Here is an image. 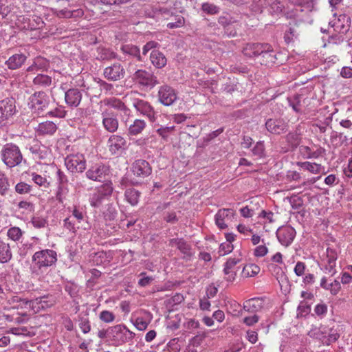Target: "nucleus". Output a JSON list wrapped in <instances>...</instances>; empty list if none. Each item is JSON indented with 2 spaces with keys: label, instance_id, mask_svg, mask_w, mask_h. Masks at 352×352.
I'll use <instances>...</instances> for the list:
<instances>
[{
  "label": "nucleus",
  "instance_id": "62",
  "mask_svg": "<svg viewBox=\"0 0 352 352\" xmlns=\"http://www.w3.org/2000/svg\"><path fill=\"white\" fill-rule=\"evenodd\" d=\"M287 140L293 146H297L300 142V137L297 133H289L287 135Z\"/></svg>",
  "mask_w": 352,
  "mask_h": 352
},
{
  "label": "nucleus",
  "instance_id": "64",
  "mask_svg": "<svg viewBox=\"0 0 352 352\" xmlns=\"http://www.w3.org/2000/svg\"><path fill=\"white\" fill-rule=\"evenodd\" d=\"M72 219H75L78 223H80L85 219V213L82 210L75 207L72 210Z\"/></svg>",
  "mask_w": 352,
  "mask_h": 352
},
{
  "label": "nucleus",
  "instance_id": "47",
  "mask_svg": "<svg viewBox=\"0 0 352 352\" xmlns=\"http://www.w3.org/2000/svg\"><path fill=\"white\" fill-rule=\"evenodd\" d=\"M78 326L83 333H89L91 330V325L88 317L79 316Z\"/></svg>",
  "mask_w": 352,
  "mask_h": 352
},
{
  "label": "nucleus",
  "instance_id": "56",
  "mask_svg": "<svg viewBox=\"0 0 352 352\" xmlns=\"http://www.w3.org/2000/svg\"><path fill=\"white\" fill-rule=\"evenodd\" d=\"M34 65L39 70H46L50 67L49 61L41 56H37L34 59Z\"/></svg>",
  "mask_w": 352,
  "mask_h": 352
},
{
  "label": "nucleus",
  "instance_id": "17",
  "mask_svg": "<svg viewBox=\"0 0 352 352\" xmlns=\"http://www.w3.org/2000/svg\"><path fill=\"white\" fill-rule=\"evenodd\" d=\"M132 172L138 177L145 178L152 173L150 164L144 160H137L132 165Z\"/></svg>",
  "mask_w": 352,
  "mask_h": 352
},
{
  "label": "nucleus",
  "instance_id": "51",
  "mask_svg": "<svg viewBox=\"0 0 352 352\" xmlns=\"http://www.w3.org/2000/svg\"><path fill=\"white\" fill-rule=\"evenodd\" d=\"M253 155L258 158H261L265 155V146L263 141L257 142L255 146L252 149Z\"/></svg>",
  "mask_w": 352,
  "mask_h": 352
},
{
  "label": "nucleus",
  "instance_id": "45",
  "mask_svg": "<svg viewBox=\"0 0 352 352\" xmlns=\"http://www.w3.org/2000/svg\"><path fill=\"white\" fill-rule=\"evenodd\" d=\"M22 235L23 232L19 227H11L7 232L8 237L14 241H19Z\"/></svg>",
  "mask_w": 352,
  "mask_h": 352
},
{
  "label": "nucleus",
  "instance_id": "37",
  "mask_svg": "<svg viewBox=\"0 0 352 352\" xmlns=\"http://www.w3.org/2000/svg\"><path fill=\"white\" fill-rule=\"evenodd\" d=\"M234 22H235V21L233 20L232 17L228 16H220L218 19V23L224 28L225 32L229 36H234L236 35V31L235 30H230V26Z\"/></svg>",
  "mask_w": 352,
  "mask_h": 352
},
{
  "label": "nucleus",
  "instance_id": "38",
  "mask_svg": "<svg viewBox=\"0 0 352 352\" xmlns=\"http://www.w3.org/2000/svg\"><path fill=\"white\" fill-rule=\"evenodd\" d=\"M12 257L10 245L3 241H0V263L9 262Z\"/></svg>",
  "mask_w": 352,
  "mask_h": 352
},
{
  "label": "nucleus",
  "instance_id": "8",
  "mask_svg": "<svg viewBox=\"0 0 352 352\" xmlns=\"http://www.w3.org/2000/svg\"><path fill=\"white\" fill-rule=\"evenodd\" d=\"M50 98L44 91H38L30 98V107L38 114L43 113L48 109Z\"/></svg>",
  "mask_w": 352,
  "mask_h": 352
},
{
  "label": "nucleus",
  "instance_id": "22",
  "mask_svg": "<svg viewBox=\"0 0 352 352\" xmlns=\"http://www.w3.org/2000/svg\"><path fill=\"white\" fill-rule=\"evenodd\" d=\"M102 125L106 131L109 133H114L118 129V120L113 113L104 111L102 113Z\"/></svg>",
  "mask_w": 352,
  "mask_h": 352
},
{
  "label": "nucleus",
  "instance_id": "19",
  "mask_svg": "<svg viewBox=\"0 0 352 352\" xmlns=\"http://www.w3.org/2000/svg\"><path fill=\"white\" fill-rule=\"evenodd\" d=\"M267 130L274 134H280L288 130V124L283 119H268L265 122Z\"/></svg>",
  "mask_w": 352,
  "mask_h": 352
},
{
  "label": "nucleus",
  "instance_id": "29",
  "mask_svg": "<svg viewBox=\"0 0 352 352\" xmlns=\"http://www.w3.org/2000/svg\"><path fill=\"white\" fill-rule=\"evenodd\" d=\"M94 55L100 61H109L118 58V54L115 52L104 46H98Z\"/></svg>",
  "mask_w": 352,
  "mask_h": 352
},
{
  "label": "nucleus",
  "instance_id": "32",
  "mask_svg": "<svg viewBox=\"0 0 352 352\" xmlns=\"http://www.w3.org/2000/svg\"><path fill=\"white\" fill-rule=\"evenodd\" d=\"M150 60L151 63L156 68H162L166 65L167 59L165 55L159 50H154L151 52L150 55Z\"/></svg>",
  "mask_w": 352,
  "mask_h": 352
},
{
  "label": "nucleus",
  "instance_id": "36",
  "mask_svg": "<svg viewBox=\"0 0 352 352\" xmlns=\"http://www.w3.org/2000/svg\"><path fill=\"white\" fill-rule=\"evenodd\" d=\"M121 51L123 52V54L135 58L138 61H142L140 50L138 46L132 44L122 45L121 47Z\"/></svg>",
  "mask_w": 352,
  "mask_h": 352
},
{
  "label": "nucleus",
  "instance_id": "63",
  "mask_svg": "<svg viewBox=\"0 0 352 352\" xmlns=\"http://www.w3.org/2000/svg\"><path fill=\"white\" fill-rule=\"evenodd\" d=\"M100 319L105 322H111L115 320L114 314L109 311H102L100 314Z\"/></svg>",
  "mask_w": 352,
  "mask_h": 352
},
{
  "label": "nucleus",
  "instance_id": "3",
  "mask_svg": "<svg viewBox=\"0 0 352 352\" xmlns=\"http://www.w3.org/2000/svg\"><path fill=\"white\" fill-rule=\"evenodd\" d=\"M134 337L135 333L124 325L117 324L109 327V338L118 345L131 342Z\"/></svg>",
  "mask_w": 352,
  "mask_h": 352
},
{
  "label": "nucleus",
  "instance_id": "53",
  "mask_svg": "<svg viewBox=\"0 0 352 352\" xmlns=\"http://www.w3.org/2000/svg\"><path fill=\"white\" fill-rule=\"evenodd\" d=\"M284 8V6L280 1H274L270 5L269 12L271 14L278 15L283 12Z\"/></svg>",
  "mask_w": 352,
  "mask_h": 352
},
{
  "label": "nucleus",
  "instance_id": "16",
  "mask_svg": "<svg viewBox=\"0 0 352 352\" xmlns=\"http://www.w3.org/2000/svg\"><path fill=\"white\" fill-rule=\"evenodd\" d=\"M15 111V101L12 98H8L0 101V122L12 117Z\"/></svg>",
  "mask_w": 352,
  "mask_h": 352
},
{
  "label": "nucleus",
  "instance_id": "25",
  "mask_svg": "<svg viewBox=\"0 0 352 352\" xmlns=\"http://www.w3.org/2000/svg\"><path fill=\"white\" fill-rule=\"evenodd\" d=\"M28 59V56L23 53L12 55L5 62V65L10 70H16L22 67Z\"/></svg>",
  "mask_w": 352,
  "mask_h": 352
},
{
  "label": "nucleus",
  "instance_id": "30",
  "mask_svg": "<svg viewBox=\"0 0 352 352\" xmlns=\"http://www.w3.org/2000/svg\"><path fill=\"white\" fill-rule=\"evenodd\" d=\"M264 307L263 298H252L243 302V309L249 313H256L262 310Z\"/></svg>",
  "mask_w": 352,
  "mask_h": 352
},
{
  "label": "nucleus",
  "instance_id": "55",
  "mask_svg": "<svg viewBox=\"0 0 352 352\" xmlns=\"http://www.w3.org/2000/svg\"><path fill=\"white\" fill-rule=\"evenodd\" d=\"M30 223L35 228H43L47 226V221L42 217H33Z\"/></svg>",
  "mask_w": 352,
  "mask_h": 352
},
{
  "label": "nucleus",
  "instance_id": "42",
  "mask_svg": "<svg viewBox=\"0 0 352 352\" xmlns=\"http://www.w3.org/2000/svg\"><path fill=\"white\" fill-rule=\"evenodd\" d=\"M307 335L312 338L323 340L327 338L326 332L323 331L320 328L312 325L311 329L308 331Z\"/></svg>",
  "mask_w": 352,
  "mask_h": 352
},
{
  "label": "nucleus",
  "instance_id": "6",
  "mask_svg": "<svg viewBox=\"0 0 352 352\" xmlns=\"http://www.w3.org/2000/svg\"><path fill=\"white\" fill-rule=\"evenodd\" d=\"M16 24L21 30H35L42 28L44 22L42 18L37 15H21L17 17Z\"/></svg>",
  "mask_w": 352,
  "mask_h": 352
},
{
  "label": "nucleus",
  "instance_id": "9",
  "mask_svg": "<svg viewBox=\"0 0 352 352\" xmlns=\"http://www.w3.org/2000/svg\"><path fill=\"white\" fill-rule=\"evenodd\" d=\"M133 107L143 116L147 118L151 122H154L157 118V112L150 102L142 99H133Z\"/></svg>",
  "mask_w": 352,
  "mask_h": 352
},
{
  "label": "nucleus",
  "instance_id": "18",
  "mask_svg": "<svg viewBox=\"0 0 352 352\" xmlns=\"http://www.w3.org/2000/svg\"><path fill=\"white\" fill-rule=\"evenodd\" d=\"M234 216V211L233 209H219L214 216L215 224L219 229L224 230L228 227L226 222L229 220H231Z\"/></svg>",
  "mask_w": 352,
  "mask_h": 352
},
{
  "label": "nucleus",
  "instance_id": "24",
  "mask_svg": "<svg viewBox=\"0 0 352 352\" xmlns=\"http://www.w3.org/2000/svg\"><path fill=\"white\" fill-rule=\"evenodd\" d=\"M29 151L34 159L43 160L47 156V148L40 141L34 139L29 146Z\"/></svg>",
  "mask_w": 352,
  "mask_h": 352
},
{
  "label": "nucleus",
  "instance_id": "52",
  "mask_svg": "<svg viewBox=\"0 0 352 352\" xmlns=\"http://www.w3.org/2000/svg\"><path fill=\"white\" fill-rule=\"evenodd\" d=\"M175 130V126H161L156 130L157 134L162 137L164 140H166L169 135Z\"/></svg>",
  "mask_w": 352,
  "mask_h": 352
},
{
  "label": "nucleus",
  "instance_id": "44",
  "mask_svg": "<svg viewBox=\"0 0 352 352\" xmlns=\"http://www.w3.org/2000/svg\"><path fill=\"white\" fill-rule=\"evenodd\" d=\"M78 224V223L72 219V217H68L63 220V228L72 233H76L77 229L79 228Z\"/></svg>",
  "mask_w": 352,
  "mask_h": 352
},
{
  "label": "nucleus",
  "instance_id": "7",
  "mask_svg": "<svg viewBox=\"0 0 352 352\" xmlns=\"http://www.w3.org/2000/svg\"><path fill=\"white\" fill-rule=\"evenodd\" d=\"M109 172V167L102 162H98L89 166L85 175L89 180L101 182L105 179Z\"/></svg>",
  "mask_w": 352,
  "mask_h": 352
},
{
  "label": "nucleus",
  "instance_id": "5",
  "mask_svg": "<svg viewBox=\"0 0 352 352\" xmlns=\"http://www.w3.org/2000/svg\"><path fill=\"white\" fill-rule=\"evenodd\" d=\"M113 188L111 182L105 183L99 186L90 198L92 207L98 208L111 196Z\"/></svg>",
  "mask_w": 352,
  "mask_h": 352
},
{
  "label": "nucleus",
  "instance_id": "60",
  "mask_svg": "<svg viewBox=\"0 0 352 352\" xmlns=\"http://www.w3.org/2000/svg\"><path fill=\"white\" fill-rule=\"evenodd\" d=\"M18 208L22 209L23 212H32L34 210V206L32 203L27 201H21L18 204Z\"/></svg>",
  "mask_w": 352,
  "mask_h": 352
},
{
  "label": "nucleus",
  "instance_id": "10",
  "mask_svg": "<svg viewBox=\"0 0 352 352\" xmlns=\"http://www.w3.org/2000/svg\"><path fill=\"white\" fill-rule=\"evenodd\" d=\"M133 79L143 87L153 88L159 84L157 77L145 69H138L133 74Z\"/></svg>",
  "mask_w": 352,
  "mask_h": 352
},
{
  "label": "nucleus",
  "instance_id": "41",
  "mask_svg": "<svg viewBox=\"0 0 352 352\" xmlns=\"http://www.w3.org/2000/svg\"><path fill=\"white\" fill-rule=\"evenodd\" d=\"M33 83L40 87H49L52 84V78L45 74H38L34 79Z\"/></svg>",
  "mask_w": 352,
  "mask_h": 352
},
{
  "label": "nucleus",
  "instance_id": "21",
  "mask_svg": "<svg viewBox=\"0 0 352 352\" xmlns=\"http://www.w3.org/2000/svg\"><path fill=\"white\" fill-rule=\"evenodd\" d=\"M82 98V91L77 88H71L65 92V101L71 108L78 107Z\"/></svg>",
  "mask_w": 352,
  "mask_h": 352
},
{
  "label": "nucleus",
  "instance_id": "14",
  "mask_svg": "<svg viewBox=\"0 0 352 352\" xmlns=\"http://www.w3.org/2000/svg\"><path fill=\"white\" fill-rule=\"evenodd\" d=\"M104 77L110 81H118L124 77L125 70L120 63H115L104 69Z\"/></svg>",
  "mask_w": 352,
  "mask_h": 352
},
{
  "label": "nucleus",
  "instance_id": "49",
  "mask_svg": "<svg viewBox=\"0 0 352 352\" xmlns=\"http://www.w3.org/2000/svg\"><path fill=\"white\" fill-rule=\"evenodd\" d=\"M163 220L166 223L175 224L178 222L179 218L175 211L168 210L163 213Z\"/></svg>",
  "mask_w": 352,
  "mask_h": 352
},
{
  "label": "nucleus",
  "instance_id": "46",
  "mask_svg": "<svg viewBox=\"0 0 352 352\" xmlns=\"http://www.w3.org/2000/svg\"><path fill=\"white\" fill-rule=\"evenodd\" d=\"M287 199L294 210H298L303 206V199L298 195H292L291 197H287Z\"/></svg>",
  "mask_w": 352,
  "mask_h": 352
},
{
  "label": "nucleus",
  "instance_id": "57",
  "mask_svg": "<svg viewBox=\"0 0 352 352\" xmlns=\"http://www.w3.org/2000/svg\"><path fill=\"white\" fill-rule=\"evenodd\" d=\"M80 14H82V11L81 10L71 11L67 9H63L60 10L58 14L59 16H63L65 18H72L73 16H77Z\"/></svg>",
  "mask_w": 352,
  "mask_h": 352
},
{
  "label": "nucleus",
  "instance_id": "58",
  "mask_svg": "<svg viewBox=\"0 0 352 352\" xmlns=\"http://www.w3.org/2000/svg\"><path fill=\"white\" fill-rule=\"evenodd\" d=\"M254 201H252L250 205L246 206L240 210L241 215L245 218L252 217L255 214V209L253 207Z\"/></svg>",
  "mask_w": 352,
  "mask_h": 352
},
{
  "label": "nucleus",
  "instance_id": "31",
  "mask_svg": "<svg viewBox=\"0 0 352 352\" xmlns=\"http://www.w3.org/2000/svg\"><path fill=\"white\" fill-rule=\"evenodd\" d=\"M103 103L104 105L123 112L125 115H129L130 113V109L120 99L116 98H105L103 100Z\"/></svg>",
  "mask_w": 352,
  "mask_h": 352
},
{
  "label": "nucleus",
  "instance_id": "54",
  "mask_svg": "<svg viewBox=\"0 0 352 352\" xmlns=\"http://www.w3.org/2000/svg\"><path fill=\"white\" fill-rule=\"evenodd\" d=\"M202 10L208 14H216L220 11V8L214 4L204 3L201 6Z\"/></svg>",
  "mask_w": 352,
  "mask_h": 352
},
{
  "label": "nucleus",
  "instance_id": "11",
  "mask_svg": "<svg viewBox=\"0 0 352 352\" xmlns=\"http://www.w3.org/2000/svg\"><path fill=\"white\" fill-rule=\"evenodd\" d=\"M177 94L176 91L168 85H164L159 87L157 91V100L162 104L168 107L176 102Z\"/></svg>",
  "mask_w": 352,
  "mask_h": 352
},
{
  "label": "nucleus",
  "instance_id": "34",
  "mask_svg": "<svg viewBox=\"0 0 352 352\" xmlns=\"http://www.w3.org/2000/svg\"><path fill=\"white\" fill-rule=\"evenodd\" d=\"M169 245L171 247H177L184 254H190L191 246L182 238L171 239L169 241Z\"/></svg>",
  "mask_w": 352,
  "mask_h": 352
},
{
  "label": "nucleus",
  "instance_id": "27",
  "mask_svg": "<svg viewBox=\"0 0 352 352\" xmlns=\"http://www.w3.org/2000/svg\"><path fill=\"white\" fill-rule=\"evenodd\" d=\"M56 178L58 183V190L56 198L60 203L63 202V193L65 191V186L68 183V179L65 173L59 168H56Z\"/></svg>",
  "mask_w": 352,
  "mask_h": 352
},
{
  "label": "nucleus",
  "instance_id": "1",
  "mask_svg": "<svg viewBox=\"0 0 352 352\" xmlns=\"http://www.w3.org/2000/svg\"><path fill=\"white\" fill-rule=\"evenodd\" d=\"M0 153L2 162L10 168L20 165L23 160L19 146L12 142L3 145Z\"/></svg>",
  "mask_w": 352,
  "mask_h": 352
},
{
  "label": "nucleus",
  "instance_id": "4",
  "mask_svg": "<svg viewBox=\"0 0 352 352\" xmlns=\"http://www.w3.org/2000/svg\"><path fill=\"white\" fill-rule=\"evenodd\" d=\"M67 169L72 173H82L86 169V160L82 153L71 154L65 159Z\"/></svg>",
  "mask_w": 352,
  "mask_h": 352
},
{
  "label": "nucleus",
  "instance_id": "13",
  "mask_svg": "<svg viewBox=\"0 0 352 352\" xmlns=\"http://www.w3.org/2000/svg\"><path fill=\"white\" fill-rule=\"evenodd\" d=\"M107 146L111 155H121L126 148V141L121 135H111L107 141Z\"/></svg>",
  "mask_w": 352,
  "mask_h": 352
},
{
  "label": "nucleus",
  "instance_id": "48",
  "mask_svg": "<svg viewBox=\"0 0 352 352\" xmlns=\"http://www.w3.org/2000/svg\"><path fill=\"white\" fill-rule=\"evenodd\" d=\"M32 190V186L23 182H19L15 186V191L20 195L28 194Z\"/></svg>",
  "mask_w": 352,
  "mask_h": 352
},
{
  "label": "nucleus",
  "instance_id": "33",
  "mask_svg": "<svg viewBox=\"0 0 352 352\" xmlns=\"http://www.w3.org/2000/svg\"><path fill=\"white\" fill-rule=\"evenodd\" d=\"M146 124L144 120L135 119L132 124H129L127 129L128 135L135 136L140 134L146 128Z\"/></svg>",
  "mask_w": 352,
  "mask_h": 352
},
{
  "label": "nucleus",
  "instance_id": "61",
  "mask_svg": "<svg viewBox=\"0 0 352 352\" xmlns=\"http://www.w3.org/2000/svg\"><path fill=\"white\" fill-rule=\"evenodd\" d=\"M139 276L141 278L138 280V284L141 287H146L153 280V278L152 276H146V272L140 273Z\"/></svg>",
  "mask_w": 352,
  "mask_h": 352
},
{
  "label": "nucleus",
  "instance_id": "28",
  "mask_svg": "<svg viewBox=\"0 0 352 352\" xmlns=\"http://www.w3.org/2000/svg\"><path fill=\"white\" fill-rule=\"evenodd\" d=\"M26 173L31 177L32 181L40 188L47 189L51 186V178L44 174L28 170Z\"/></svg>",
  "mask_w": 352,
  "mask_h": 352
},
{
  "label": "nucleus",
  "instance_id": "39",
  "mask_svg": "<svg viewBox=\"0 0 352 352\" xmlns=\"http://www.w3.org/2000/svg\"><path fill=\"white\" fill-rule=\"evenodd\" d=\"M297 165L303 170H308L309 172L317 174L320 173L322 166L321 164L317 163H312L309 162H298Z\"/></svg>",
  "mask_w": 352,
  "mask_h": 352
},
{
  "label": "nucleus",
  "instance_id": "12",
  "mask_svg": "<svg viewBox=\"0 0 352 352\" xmlns=\"http://www.w3.org/2000/svg\"><path fill=\"white\" fill-rule=\"evenodd\" d=\"M276 234L280 243L283 246L288 247L293 242L296 232L293 227L286 225L278 228Z\"/></svg>",
  "mask_w": 352,
  "mask_h": 352
},
{
  "label": "nucleus",
  "instance_id": "20",
  "mask_svg": "<svg viewBox=\"0 0 352 352\" xmlns=\"http://www.w3.org/2000/svg\"><path fill=\"white\" fill-rule=\"evenodd\" d=\"M337 258V252L331 248H327L326 250V258L324 259L325 263L324 269L326 272L329 273L331 276H334L337 272L336 269Z\"/></svg>",
  "mask_w": 352,
  "mask_h": 352
},
{
  "label": "nucleus",
  "instance_id": "40",
  "mask_svg": "<svg viewBox=\"0 0 352 352\" xmlns=\"http://www.w3.org/2000/svg\"><path fill=\"white\" fill-rule=\"evenodd\" d=\"M140 195V192L134 188H129L125 191L124 193L126 199L132 206H135L138 204Z\"/></svg>",
  "mask_w": 352,
  "mask_h": 352
},
{
  "label": "nucleus",
  "instance_id": "15",
  "mask_svg": "<svg viewBox=\"0 0 352 352\" xmlns=\"http://www.w3.org/2000/svg\"><path fill=\"white\" fill-rule=\"evenodd\" d=\"M258 59L261 65L268 66L276 63L278 60L277 53L270 45L263 43L262 53H261Z\"/></svg>",
  "mask_w": 352,
  "mask_h": 352
},
{
  "label": "nucleus",
  "instance_id": "2",
  "mask_svg": "<svg viewBox=\"0 0 352 352\" xmlns=\"http://www.w3.org/2000/svg\"><path fill=\"white\" fill-rule=\"evenodd\" d=\"M32 261L38 269L51 267L57 261V253L51 249L37 251L33 254Z\"/></svg>",
  "mask_w": 352,
  "mask_h": 352
},
{
  "label": "nucleus",
  "instance_id": "59",
  "mask_svg": "<svg viewBox=\"0 0 352 352\" xmlns=\"http://www.w3.org/2000/svg\"><path fill=\"white\" fill-rule=\"evenodd\" d=\"M339 338L340 334L338 333V331L336 330L331 329H330L328 336H327V338L323 340V343L329 345L331 343L337 341Z\"/></svg>",
  "mask_w": 352,
  "mask_h": 352
},
{
  "label": "nucleus",
  "instance_id": "23",
  "mask_svg": "<svg viewBox=\"0 0 352 352\" xmlns=\"http://www.w3.org/2000/svg\"><path fill=\"white\" fill-rule=\"evenodd\" d=\"M300 25V23L296 21L289 23L288 30L285 31L284 35V39L287 43L294 42L296 39L298 38L302 32Z\"/></svg>",
  "mask_w": 352,
  "mask_h": 352
},
{
  "label": "nucleus",
  "instance_id": "43",
  "mask_svg": "<svg viewBox=\"0 0 352 352\" xmlns=\"http://www.w3.org/2000/svg\"><path fill=\"white\" fill-rule=\"evenodd\" d=\"M10 188L8 178L7 176L0 172V195L6 196Z\"/></svg>",
  "mask_w": 352,
  "mask_h": 352
},
{
  "label": "nucleus",
  "instance_id": "35",
  "mask_svg": "<svg viewBox=\"0 0 352 352\" xmlns=\"http://www.w3.org/2000/svg\"><path fill=\"white\" fill-rule=\"evenodd\" d=\"M263 43H250L243 49V53L246 56L258 58L262 53Z\"/></svg>",
  "mask_w": 352,
  "mask_h": 352
},
{
  "label": "nucleus",
  "instance_id": "50",
  "mask_svg": "<svg viewBox=\"0 0 352 352\" xmlns=\"http://www.w3.org/2000/svg\"><path fill=\"white\" fill-rule=\"evenodd\" d=\"M288 102L289 106L293 109L294 111L296 113L301 112V101L300 96L298 95L294 96L293 98H289Z\"/></svg>",
  "mask_w": 352,
  "mask_h": 352
},
{
  "label": "nucleus",
  "instance_id": "26",
  "mask_svg": "<svg viewBox=\"0 0 352 352\" xmlns=\"http://www.w3.org/2000/svg\"><path fill=\"white\" fill-rule=\"evenodd\" d=\"M56 124L52 121H45L39 123L35 127V133L37 136L53 135L57 131Z\"/></svg>",
  "mask_w": 352,
  "mask_h": 352
}]
</instances>
